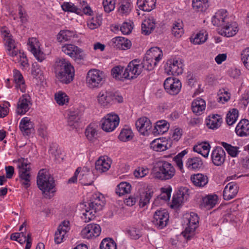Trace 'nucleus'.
<instances>
[{"label": "nucleus", "mask_w": 249, "mask_h": 249, "mask_svg": "<svg viewBox=\"0 0 249 249\" xmlns=\"http://www.w3.org/2000/svg\"><path fill=\"white\" fill-rule=\"evenodd\" d=\"M137 3L141 10L150 12L155 8L156 0H137Z\"/></svg>", "instance_id": "e433bc0d"}, {"label": "nucleus", "mask_w": 249, "mask_h": 249, "mask_svg": "<svg viewBox=\"0 0 249 249\" xmlns=\"http://www.w3.org/2000/svg\"><path fill=\"white\" fill-rule=\"evenodd\" d=\"M98 103L103 107H108L117 101L119 103L123 101V98L121 96L117 97L111 91L105 89L101 90L96 97Z\"/></svg>", "instance_id": "6e6552de"}, {"label": "nucleus", "mask_w": 249, "mask_h": 249, "mask_svg": "<svg viewBox=\"0 0 249 249\" xmlns=\"http://www.w3.org/2000/svg\"><path fill=\"white\" fill-rule=\"evenodd\" d=\"M171 191L172 189L171 188H162V193L160 196L159 198L165 201L169 200L171 196Z\"/></svg>", "instance_id": "774afa93"}, {"label": "nucleus", "mask_w": 249, "mask_h": 249, "mask_svg": "<svg viewBox=\"0 0 249 249\" xmlns=\"http://www.w3.org/2000/svg\"><path fill=\"white\" fill-rule=\"evenodd\" d=\"M189 189L186 187H180L177 193L174 195L171 207L173 208L179 207L189 196Z\"/></svg>", "instance_id": "2eb2a0df"}, {"label": "nucleus", "mask_w": 249, "mask_h": 249, "mask_svg": "<svg viewBox=\"0 0 249 249\" xmlns=\"http://www.w3.org/2000/svg\"><path fill=\"white\" fill-rule=\"evenodd\" d=\"M16 56L18 57V62L19 63L20 66L22 68H27L29 66L28 59L24 53H22L18 50V54Z\"/></svg>", "instance_id": "4d7b16f0"}, {"label": "nucleus", "mask_w": 249, "mask_h": 249, "mask_svg": "<svg viewBox=\"0 0 249 249\" xmlns=\"http://www.w3.org/2000/svg\"><path fill=\"white\" fill-rule=\"evenodd\" d=\"M211 158L213 163L215 165L220 166L225 160L226 153L222 147L217 146L213 151Z\"/></svg>", "instance_id": "4be33fe9"}, {"label": "nucleus", "mask_w": 249, "mask_h": 249, "mask_svg": "<svg viewBox=\"0 0 249 249\" xmlns=\"http://www.w3.org/2000/svg\"><path fill=\"white\" fill-rule=\"evenodd\" d=\"M70 222L64 221L58 226L54 235V241L56 244H60L63 241L65 235L70 230Z\"/></svg>", "instance_id": "5701e85b"}, {"label": "nucleus", "mask_w": 249, "mask_h": 249, "mask_svg": "<svg viewBox=\"0 0 249 249\" xmlns=\"http://www.w3.org/2000/svg\"><path fill=\"white\" fill-rule=\"evenodd\" d=\"M131 185L126 182H122L117 185L116 193L119 196H122L130 193Z\"/></svg>", "instance_id": "a19ab883"}, {"label": "nucleus", "mask_w": 249, "mask_h": 249, "mask_svg": "<svg viewBox=\"0 0 249 249\" xmlns=\"http://www.w3.org/2000/svg\"><path fill=\"white\" fill-rule=\"evenodd\" d=\"M183 220L186 227L181 234L186 240H189L195 235L196 230L198 227L199 217L196 213L192 212L185 214Z\"/></svg>", "instance_id": "20e7f679"}, {"label": "nucleus", "mask_w": 249, "mask_h": 249, "mask_svg": "<svg viewBox=\"0 0 249 249\" xmlns=\"http://www.w3.org/2000/svg\"><path fill=\"white\" fill-rule=\"evenodd\" d=\"M235 131L236 134L240 137L249 136V120L246 119L240 120L236 125Z\"/></svg>", "instance_id": "bb28decb"}, {"label": "nucleus", "mask_w": 249, "mask_h": 249, "mask_svg": "<svg viewBox=\"0 0 249 249\" xmlns=\"http://www.w3.org/2000/svg\"><path fill=\"white\" fill-rule=\"evenodd\" d=\"M218 197L216 195H209L203 197V208L210 210L217 204Z\"/></svg>", "instance_id": "58836bf2"}, {"label": "nucleus", "mask_w": 249, "mask_h": 249, "mask_svg": "<svg viewBox=\"0 0 249 249\" xmlns=\"http://www.w3.org/2000/svg\"><path fill=\"white\" fill-rule=\"evenodd\" d=\"M75 32L72 30H61L57 35V40L59 42L70 41L75 37Z\"/></svg>", "instance_id": "f704fd0d"}, {"label": "nucleus", "mask_w": 249, "mask_h": 249, "mask_svg": "<svg viewBox=\"0 0 249 249\" xmlns=\"http://www.w3.org/2000/svg\"><path fill=\"white\" fill-rule=\"evenodd\" d=\"M221 145L225 149L228 154L231 157H236L240 152L239 147L233 146L225 142H221Z\"/></svg>", "instance_id": "c03bdc74"}, {"label": "nucleus", "mask_w": 249, "mask_h": 249, "mask_svg": "<svg viewBox=\"0 0 249 249\" xmlns=\"http://www.w3.org/2000/svg\"><path fill=\"white\" fill-rule=\"evenodd\" d=\"M135 125L138 131L143 135H148L152 128V123L146 117L139 118L136 122Z\"/></svg>", "instance_id": "6ab92c4d"}, {"label": "nucleus", "mask_w": 249, "mask_h": 249, "mask_svg": "<svg viewBox=\"0 0 249 249\" xmlns=\"http://www.w3.org/2000/svg\"><path fill=\"white\" fill-rule=\"evenodd\" d=\"M4 40L8 54L12 57H15L17 55L18 49L16 47L15 40L12 38V36L8 38H5Z\"/></svg>", "instance_id": "c756f323"}, {"label": "nucleus", "mask_w": 249, "mask_h": 249, "mask_svg": "<svg viewBox=\"0 0 249 249\" xmlns=\"http://www.w3.org/2000/svg\"><path fill=\"white\" fill-rule=\"evenodd\" d=\"M111 161L107 157H100L95 162V169L100 173L107 172L110 167Z\"/></svg>", "instance_id": "cd10ccee"}, {"label": "nucleus", "mask_w": 249, "mask_h": 249, "mask_svg": "<svg viewBox=\"0 0 249 249\" xmlns=\"http://www.w3.org/2000/svg\"><path fill=\"white\" fill-rule=\"evenodd\" d=\"M172 33L176 37L179 38L184 33L182 22L175 21L173 24Z\"/></svg>", "instance_id": "49530a36"}, {"label": "nucleus", "mask_w": 249, "mask_h": 249, "mask_svg": "<svg viewBox=\"0 0 249 249\" xmlns=\"http://www.w3.org/2000/svg\"><path fill=\"white\" fill-rule=\"evenodd\" d=\"M238 192V185L233 182L229 183L225 187L223 191V198L229 200L234 198Z\"/></svg>", "instance_id": "a878e982"}, {"label": "nucleus", "mask_w": 249, "mask_h": 249, "mask_svg": "<svg viewBox=\"0 0 249 249\" xmlns=\"http://www.w3.org/2000/svg\"><path fill=\"white\" fill-rule=\"evenodd\" d=\"M105 204V198L102 194L99 193L93 194L89 201L85 205V212L83 213L82 218L85 222L93 219L95 213L102 210Z\"/></svg>", "instance_id": "f257e3e1"}, {"label": "nucleus", "mask_w": 249, "mask_h": 249, "mask_svg": "<svg viewBox=\"0 0 249 249\" xmlns=\"http://www.w3.org/2000/svg\"><path fill=\"white\" fill-rule=\"evenodd\" d=\"M239 116V111L236 108H232L228 112L226 122L229 125L233 124L237 121Z\"/></svg>", "instance_id": "79ce46f5"}, {"label": "nucleus", "mask_w": 249, "mask_h": 249, "mask_svg": "<svg viewBox=\"0 0 249 249\" xmlns=\"http://www.w3.org/2000/svg\"><path fill=\"white\" fill-rule=\"evenodd\" d=\"M131 22H124L120 27V30L124 35L129 34L133 29V26Z\"/></svg>", "instance_id": "338daca9"}, {"label": "nucleus", "mask_w": 249, "mask_h": 249, "mask_svg": "<svg viewBox=\"0 0 249 249\" xmlns=\"http://www.w3.org/2000/svg\"><path fill=\"white\" fill-rule=\"evenodd\" d=\"M223 122L222 117L218 114H211L205 119V124L208 128L211 129H217Z\"/></svg>", "instance_id": "393cba45"}, {"label": "nucleus", "mask_w": 249, "mask_h": 249, "mask_svg": "<svg viewBox=\"0 0 249 249\" xmlns=\"http://www.w3.org/2000/svg\"><path fill=\"white\" fill-rule=\"evenodd\" d=\"M116 0H103V5L105 11L109 13L113 11L115 7Z\"/></svg>", "instance_id": "052dcab7"}, {"label": "nucleus", "mask_w": 249, "mask_h": 249, "mask_svg": "<svg viewBox=\"0 0 249 249\" xmlns=\"http://www.w3.org/2000/svg\"><path fill=\"white\" fill-rule=\"evenodd\" d=\"M54 71L57 79L62 83L67 84L73 80L74 68L65 59H56L54 64Z\"/></svg>", "instance_id": "f03ea898"}, {"label": "nucleus", "mask_w": 249, "mask_h": 249, "mask_svg": "<svg viewBox=\"0 0 249 249\" xmlns=\"http://www.w3.org/2000/svg\"><path fill=\"white\" fill-rule=\"evenodd\" d=\"M111 75L113 78L117 80L124 81L127 79L124 75V68L121 66H117L113 68L111 70Z\"/></svg>", "instance_id": "37998d69"}, {"label": "nucleus", "mask_w": 249, "mask_h": 249, "mask_svg": "<svg viewBox=\"0 0 249 249\" xmlns=\"http://www.w3.org/2000/svg\"><path fill=\"white\" fill-rule=\"evenodd\" d=\"M133 137V133L129 128H124L122 129L118 136L119 139L122 142H127L131 140Z\"/></svg>", "instance_id": "a18cd8bd"}, {"label": "nucleus", "mask_w": 249, "mask_h": 249, "mask_svg": "<svg viewBox=\"0 0 249 249\" xmlns=\"http://www.w3.org/2000/svg\"><path fill=\"white\" fill-rule=\"evenodd\" d=\"M79 182L83 185H91L94 179L93 173L89 171H82L79 177Z\"/></svg>", "instance_id": "2f4dec72"}, {"label": "nucleus", "mask_w": 249, "mask_h": 249, "mask_svg": "<svg viewBox=\"0 0 249 249\" xmlns=\"http://www.w3.org/2000/svg\"><path fill=\"white\" fill-rule=\"evenodd\" d=\"M158 63V62L152 60V59H149V58L144 56L142 65L144 69L147 71H151L154 69Z\"/></svg>", "instance_id": "3c124183"}, {"label": "nucleus", "mask_w": 249, "mask_h": 249, "mask_svg": "<svg viewBox=\"0 0 249 249\" xmlns=\"http://www.w3.org/2000/svg\"><path fill=\"white\" fill-rule=\"evenodd\" d=\"M151 145L153 150L156 151H163L170 147V144H168L167 141H161L159 139L152 141Z\"/></svg>", "instance_id": "ea45409f"}, {"label": "nucleus", "mask_w": 249, "mask_h": 249, "mask_svg": "<svg viewBox=\"0 0 249 249\" xmlns=\"http://www.w3.org/2000/svg\"><path fill=\"white\" fill-rule=\"evenodd\" d=\"M202 164V160L200 157H193L188 158L186 162L185 166L189 170H196L199 169Z\"/></svg>", "instance_id": "c9c22d12"}, {"label": "nucleus", "mask_w": 249, "mask_h": 249, "mask_svg": "<svg viewBox=\"0 0 249 249\" xmlns=\"http://www.w3.org/2000/svg\"><path fill=\"white\" fill-rule=\"evenodd\" d=\"M181 60L177 58L169 59L164 66L165 72L168 75H178L183 72Z\"/></svg>", "instance_id": "f8f14e48"}, {"label": "nucleus", "mask_w": 249, "mask_h": 249, "mask_svg": "<svg viewBox=\"0 0 249 249\" xmlns=\"http://www.w3.org/2000/svg\"><path fill=\"white\" fill-rule=\"evenodd\" d=\"M169 220V214L165 210L155 212L152 222L157 228L161 229L165 227Z\"/></svg>", "instance_id": "dca6fc26"}, {"label": "nucleus", "mask_w": 249, "mask_h": 249, "mask_svg": "<svg viewBox=\"0 0 249 249\" xmlns=\"http://www.w3.org/2000/svg\"><path fill=\"white\" fill-rule=\"evenodd\" d=\"M143 68L140 61L134 59L131 61L124 71V75L127 79H133L137 77Z\"/></svg>", "instance_id": "9d476101"}, {"label": "nucleus", "mask_w": 249, "mask_h": 249, "mask_svg": "<svg viewBox=\"0 0 249 249\" xmlns=\"http://www.w3.org/2000/svg\"><path fill=\"white\" fill-rule=\"evenodd\" d=\"M18 167L20 183L25 188L31 185V165L27 159H20L18 160Z\"/></svg>", "instance_id": "0eeeda50"}, {"label": "nucleus", "mask_w": 249, "mask_h": 249, "mask_svg": "<svg viewBox=\"0 0 249 249\" xmlns=\"http://www.w3.org/2000/svg\"><path fill=\"white\" fill-rule=\"evenodd\" d=\"M187 150H184L174 157L173 160L175 162L179 169L182 171L183 170L182 158L187 153Z\"/></svg>", "instance_id": "5fc2aeb1"}, {"label": "nucleus", "mask_w": 249, "mask_h": 249, "mask_svg": "<svg viewBox=\"0 0 249 249\" xmlns=\"http://www.w3.org/2000/svg\"><path fill=\"white\" fill-rule=\"evenodd\" d=\"M105 81V76L104 72L98 69L90 70L86 77V85L91 89L100 88Z\"/></svg>", "instance_id": "39448f33"}, {"label": "nucleus", "mask_w": 249, "mask_h": 249, "mask_svg": "<svg viewBox=\"0 0 249 249\" xmlns=\"http://www.w3.org/2000/svg\"><path fill=\"white\" fill-rule=\"evenodd\" d=\"M54 96L55 100L59 105L63 106L69 102V97L64 92L59 91L55 94Z\"/></svg>", "instance_id": "09e8293b"}, {"label": "nucleus", "mask_w": 249, "mask_h": 249, "mask_svg": "<svg viewBox=\"0 0 249 249\" xmlns=\"http://www.w3.org/2000/svg\"><path fill=\"white\" fill-rule=\"evenodd\" d=\"M202 99L198 98L195 99L192 103L193 112L196 115H200L202 112Z\"/></svg>", "instance_id": "de8ad7c7"}, {"label": "nucleus", "mask_w": 249, "mask_h": 249, "mask_svg": "<svg viewBox=\"0 0 249 249\" xmlns=\"http://www.w3.org/2000/svg\"><path fill=\"white\" fill-rule=\"evenodd\" d=\"M145 56L149 58V59H152V60L159 63L162 59L163 53L162 50L160 48L156 47L148 50Z\"/></svg>", "instance_id": "473e14b6"}, {"label": "nucleus", "mask_w": 249, "mask_h": 249, "mask_svg": "<svg viewBox=\"0 0 249 249\" xmlns=\"http://www.w3.org/2000/svg\"><path fill=\"white\" fill-rule=\"evenodd\" d=\"M155 28V21L153 18L145 19L142 24V32L145 35H149Z\"/></svg>", "instance_id": "4c0bfd02"}, {"label": "nucleus", "mask_w": 249, "mask_h": 249, "mask_svg": "<svg viewBox=\"0 0 249 249\" xmlns=\"http://www.w3.org/2000/svg\"><path fill=\"white\" fill-rule=\"evenodd\" d=\"M32 103L31 96L28 94H23L17 103V113L19 115L25 114L30 108Z\"/></svg>", "instance_id": "f3484780"}, {"label": "nucleus", "mask_w": 249, "mask_h": 249, "mask_svg": "<svg viewBox=\"0 0 249 249\" xmlns=\"http://www.w3.org/2000/svg\"><path fill=\"white\" fill-rule=\"evenodd\" d=\"M241 59L245 67L249 70V48L243 51L241 53Z\"/></svg>", "instance_id": "69168bd1"}, {"label": "nucleus", "mask_w": 249, "mask_h": 249, "mask_svg": "<svg viewBox=\"0 0 249 249\" xmlns=\"http://www.w3.org/2000/svg\"><path fill=\"white\" fill-rule=\"evenodd\" d=\"M149 173V169L146 167H139L134 171V176L137 178H143Z\"/></svg>", "instance_id": "680f3d73"}, {"label": "nucleus", "mask_w": 249, "mask_h": 249, "mask_svg": "<svg viewBox=\"0 0 249 249\" xmlns=\"http://www.w3.org/2000/svg\"><path fill=\"white\" fill-rule=\"evenodd\" d=\"M13 79L16 89L17 90H19L22 93H25L26 85L23 76L19 71L17 69L13 70Z\"/></svg>", "instance_id": "b1692460"}, {"label": "nucleus", "mask_w": 249, "mask_h": 249, "mask_svg": "<svg viewBox=\"0 0 249 249\" xmlns=\"http://www.w3.org/2000/svg\"><path fill=\"white\" fill-rule=\"evenodd\" d=\"M164 87L169 94L175 95L179 92L181 88V83L177 78L168 77L164 82Z\"/></svg>", "instance_id": "ddd939ff"}, {"label": "nucleus", "mask_w": 249, "mask_h": 249, "mask_svg": "<svg viewBox=\"0 0 249 249\" xmlns=\"http://www.w3.org/2000/svg\"><path fill=\"white\" fill-rule=\"evenodd\" d=\"M119 123L120 118L117 114L108 113L101 120V127L106 132H112L118 126Z\"/></svg>", "instance_id": "1a4fd4ad"}, {"label": "nucleus", "mask_w": 249, "mask_h": 249, "mask_svg": "<svg viewBox=\"0 0 249 249\" xmlns=\"http://www.w3.org/2000/svg\"><path fill=\"white\" fill-rule=\"evenodd\" d=\"M101 232V228L99 225L95 223L88 224L81 232L82 238L92 239L99 236Z\"/></svg>", "instance_id": "4468645a"}, {"label": "nucleus", "mask_w": 249, "mask_h": 249, "mask_svg": "<svg viewBox=\"0 0 249 249\" xmlns=\"http://www.w3.org/2000/svg\"><path fill=\"white\" fill-rule=\"evenodd\" d=\"M133 8L131 0H121L119 3L118 13L123 16L128 15Z\"/></svg>", "instance_id": "7c9ffc66"}, {"label": "nucleus", "mask_w": 249, "mask_h": 249, "mask_svg": "<svg viewBox=\"0 0 249 249\" xmlns=\"http://www.w3.org/2000/svg\"><path fill=\"white\" fill-rule=\"evenodd\" d=\"M85 134L88 140L92 141L97 135L96 129L91 124H90L86 128Z\"/></svg>", "instance_id": "bf43d9fd"}, {"label": "nucleus", "mask_w": 249, "mask_h": 249, "mask_svg": "<svg viewBox=\"0 0 249 249\" xmlns=\"http://www.w3.org/2000/svg\"><path fill=\"white\" fill-rule=\"evenodd\" d=\"M62 9L66 12H74L76 13H79V5H75L73 3L70 2H64L61 5Z\"/></svg>", "instance_id": "864d4df0"}, {"label": "nucleus", "mask_w": 249, "mask_h": 249, "mask_svg": "<svg viewBox=\"0 0 249 249\" xmlns=\"http://www.w3.org/2000/svg\"><path fill=\"white\" fill-rule=\"evenodd\" d=\"M217 95L218 102L224 104L230 100L231 94L226 89H219Z\"/></svg>", "instance_id": "6e6d98bb"}, {"label": "nucleus", "mask_w": 249, "mask_h": 249, "mask_svg": "<svg viewBox=\"0 0 249 249\" xmlns=\"http://www.w3.org/2000/svg\"><path fill=\"white\" fill-rule=\"evenodd\" d=\"M100 249H116V244L111 238L104 239L100 245Z\"/></svg>", "instance_id": "8fccbe9b"}, {"label": "nucleus", "mask_w": 249, "mask_h": 249, "mask_svg": "<svg viewBox=\"0 0 249 249\" xmlns=\"http://www.w3.org/2000/svg\"><path fill=\"white\" fill-rule=\"evenodd\" d=\"M228 14L225 10H218L213 17L212 22L213 25L218 28L222 27L228 22Z\"/></svg>", "instance_id": "412c9836"}, {"label": "nucleus", "mask_w": 249, "mask_h": 249, "mask_svg": "<svg viewBox=\"0 0 249 249\" xmlns=\"http://www.w3.org/2000/svg\"><path fill=\"white\" fill-rule=\"evenodd\" d=\"M191 180L195 186L201 187L202 182V174H196L192 175L191 176Z\"/></svg>", "instance_id": "0e129e2a"}, {"label": "nucleus", "mask_w": 249, "mask_h": 249, "mask_svg": "<svg viewBox=\"0 0 249 249\" xmlns=\"http://www.w3.org/2000/svg\"><path fill=\"white\" fill-rule=\"evenodd\" d=\"M158 171L155 173V178L161 180L172 178L176 174L173 165L166 161H160L157 163Z\"/></svg>", "instance_id": "423d86ee"}, {"label": "nucleus", "mask_w": 249, "mask_h": 249, "mask_svg": "<svg viewBox=\"0 0 249 249\" xmlns=\"http://www.w3.org/2000/svg\"><path fill=\"white\" fill-rule=\"evenodd\" d=\"M28 44L29 49L32 53L39 50V44L36 38H30Z\"/></svg>", "instance_id": "e2e57ef3"}, {"label": "nucleus", "mask_w": 249, "mask_h": 249, "mask_svg": "<svg viewBox=\"0 0 249 249\" xmlns=\"http://www.w3.org/2000/svg\"><path fill=\"white\" fill-rule=\"evenodd\" d=\"M62 51L76 61L83 60L85 56L81 49L71 44H66L63 45L62 47Z\"/></svg>", "instance_id": "9b49d317"}, {"label": "nucleus", "mask_w": 249, "mask_h": 249, "mask_svg": "<svg viewBox=\"0 0 249 249\" xmlns=\"http://www.w3.org/2000/svg\"><path fill=\"white\" fill-rule=\"evenodd\" d=\"M169 127L170 124L167 121L160 120L156 122L152 132L155 136L161 135L167 132Z\"/></svg>", "instance_id": "c85d7f7f"}, {"label": "nucleus", "mask_w": 249, "mask_h": 249, "mask_svg": "<svg viewBox=\"0 0 249 249\" xmlns=\"http://www.w3.org/2000/svg\"><path fill=\"white\" fill-rule=\"evenodd\" d=\"M152 195V192H147L141 195L139 202L140 207H143L147 204L149 202Z\"/></svg>", "instance_id": "13d9d810"}, {"label": "nucleus", "mask_w": 249, "mask_h": 249, "mask_svg": "<svg viewBox=\"0 0 249 249\" xmlns=\"http://www.w3.org/2000/svg\"><path fill=\"white\" fill-rule=\"evenodd\" d=\"M37 185L46 197L51 198L54 192V180L46 169L40 170L37 177Z\"/></svg>", "instance_id": "7ed1b4c3"}, {"label": "nucleus", "mask_w": 249, "mask_h": 249, "mask_svg": "<svg viewBox=\"0 0 249 249\" xmlns=\"http://www.w3.org/2000/svg\"><path fill=\"white\" fill-rule=\"evenodd\" d=\"M102 17L97 16L88 20L87 25L89 28L93 30L97 28L102 23Z\"/></svg>", "instance_id": "603ef678"}, {"label": "nucleus", "mask_w": 249, "mask_h": 249, "mask_svg": "<svg viewBox=\"0 0 249 249\" xmlns=\"http://www.w3.org/2000/svg\"><path fill=\"white\" fill-rule=\"evenodd\" d=\"M238 31L236 22H227L222 27L217 28L218 34L222 36L230 37L235 35Z\"/></svg>", "instance_id": "a211bd4d"}, {"label": "nucleus", "mask_w": 249, "mask_h": 249, "mask_svg": "<svg viewBox=\"0 0 249 249\" xmlns=\"http://www.w3.org/2000/svg\"><path fill=\"white\" fill-rule=\"evenodd\" d=\"M19 128L24 134L28 135L34 130L33 124L28 117H24L20 121Z\"/></svg>", "instance_id": "72a5a7b5"}, {"label": "nucleus", "mask_w": 249, "mask_h": 249, "mask_svg": "<svg viewBox=\"0 0 249 249\" xmlns=\"http://www.w3.org/2000/svg\"><path fill=\"white\" fill-rule=\"evenodd\" d=\"M82 115L83 112L78 108L70 110L68 115V125L72 129L76 128Z\"/></svg>", "instance_id": "aec40b11"}]
</instances>
